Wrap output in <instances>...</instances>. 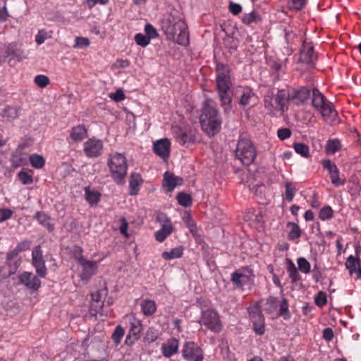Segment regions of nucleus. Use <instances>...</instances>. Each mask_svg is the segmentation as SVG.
<instances>
[{
  "label": "nucleus",
  "instance_id": "obj_1",
  "mask_svg": "<svg viewBox=\"0 0 361 361\" xmlns=\"http://www.w3.org/2000/svg\"><path fill=\"white\" fill-rule=\"evenodd\" d=\"M161 26L168 39L182 46L189 44V32L184 20L170 14L162 20Z\"/></svg>",
  "mask_w": 361,
  "mask_h": 361
},
{
  "label": "nucleus",
  "instance_id": "obj_2",
  "mask_svg": "<svg viewBox=\"0 0 361 361\" xmlns=\"http://www.w3.org/2000/svg\"><path fill=\"white\" fill-rule=\"evenodd\" d=\"M216 71L218 97L225 114H228L232 109L231 104L232 99L230 92L231 87L230 70L227 66L223 63H218Z\"/></svg>",
  "mask_w": 361,
  "mask_h": 361
},
{
  "label": "nucleus",
  "instance_id": "obj_3",
  "mask_svg": "<svg viewBox=\"0 0 361 361\" xmlns=\"http://www.w3.org/2000/svg\"><path fill=\"white\" fill-rule=\"evenodd\" d=\"M200 120L202 128L207 135L214 136L220 131L222 120L214 102L212 99L205 101Z\"/></svg>",
  "mask_w": 361,
  "mask_h": 361
},
{
  "label": "nucleus",
  "instance_id": "obj_4",
  "mask_svg": "<svg viewBox=\"0 0 361 361\" xmlns=\"http://www.w3.org/2000/svg\"><path fill=\"white\" fill-rule=\"evenodd\" d=\"M107 164L114 181L118 185L124 184L128 169L126 157L121 154L115 153L110 156Z\"/></svg>",
  "mask_w": 361,
  "mask_h": 361
},
{
  "label": "nucleus",
  "instance_id": "obj_5",
  "mask_svg": "<svg viewBox=\"0 0 361 361\" xmlns=\"http://www.w3.org/2000/svg\"><path fill=\"white\" fill-rule=\"evenodd\" d=\"M235 156L244 165L251 164L255 157L256 152L252 142L247 138H241L237 143Z\"/></svg>",
  "mask_w": 361,
  "mask_h": 361
},
{
  "label": "nucleus",
  "instance_id": "obj_6",
  "mask_svg": "<svg viewBox=\"0 0 361 361\" xmlns=\"http://www.w3.org/2000/svg\"><path fill=\"white\" fill-rule=\"evenodd\" d=\"M172 133L176 140L183 146L194 144L198 140V133L192 126H173Z\"/></svg>",
  "mask_w": 361,
  "mask_h": 361
},
{
  "label": "nucleus",
  "instance_id": "obj_7",
  "mask_svg": "<svg viewBox=\"0 0 361 361\" xmlns=\"http://www.w3.org/2000/svg\"><path fill=\"white\" fill-rule=\"evenodd\" d=\"M312 104L324 117H330L333 113L336 114L332 103L317 88L312 90Z\"/></svg>",
  "mask_w": 361,
  "mask_h": 361
},
{
  "label": "nucleus",
  "instance_id": "obj_8",
  "mask_svg": "<svg viewBox=\"0 0 361 361\" xmlns=\"http://www.w3.org/2000/svg\"><path fill=\"white\" fill-rule=\"evenodd\" d=\"M125 318L128 319L130 325V329L126 338L125 343L127 345L131 346L140 338L142 324L141 320L137 319L133 314H126Z\"/></svg>",
  "mask_w": 361,
  "mask_h": 361
},
{
  "label": "nucleus",
  "instance_id": "obj_9",
  "mask_svg": "<svg viewBox=\"0 0 361 361\" xmlns=\"http://www.w3.org/2000/svg\"><path fill=\"white\" fill-rule=\"evenodd\" d=\"M254 277L252 270L245 267L233 272L231 275V281L237 288L243 290L245 286L251 283Z\"/></svg>",
  "mask_w": 361,
  "mask_h": 361
},
{
  "label": "nucleus",
  "instance_id": "obj_10",
  "mask_svg": "<svg viewBox=\"0 0 361 361\" xmlns=\"http://www.w3.org/2000/svg\"><path fill=\"white\" fill-rule=\"evenodd\" d=\"M199 323L207 326L213 332H219L221 330V322L219 316L214 310L208 309L202 312Z\"/></svg>",
  "mask_w": 361,
  "mask_h": 361
},
{
  "label": "nucleus",
  "instance_id": "obj_11",
  "mask_svg": "<svg viewBox=\"0 0 361 361\" xmlns=\"http://www.w3.org/2000/svg\"><path fill=\"white\" fill-rule=\"evenodd\" d=\"M182 354L187 361H202L203 353L197 343L193 341H188L184 343Z\"/></svg>",
  "mask_w": 361,
  "mask_h": 361
},
{
  "label": "nucleus",
  "instance_id": "obj_12",
  "mask_svg": "<svg viewBox=\"0 0 361 361\" xmlns=\"http://www.w3.org/2000/svg\"><path fill=\"white\" fill-rule=\"evenodd\" d=\"M157 220L161 224V228L155 233V238L161 243L173 232V227L171 219L164 213L159 214Z\"/></svg>",
  "mask_w": 361,
  "mask_h": 361
},
{
  "label": "nucleus",
  "instance_id": "obj_13",
  "mask_svg": "<svg viewBox=\"0 0 361 361\" xmlns=\"http://www.w3.org/2000/svg\"><path fill=\"white\" fill-rule=\"evenodd\" d=\"M32 264L35 268L37 275L41 278H44L47 275V268L40 245L35 246L32 250Z\"/></svg>",
  "mask_w": 361,
  "mask_h": 361
},
{
  "label": "nucleus",
  "instance_id": "obj_14",
  "mask_svg": "<svg viewBox=\"0 0 361 361\" xmlns=\"http://www.w3.org/2000/svg\"><path fill=\"white\" fill-rule=\"evenodd\" d=\"M19 283L27 289L36 291L41 287V281L32 272L24 271L18 276Z\"/></svg>",
  "mask_w": 361,
  "mask_h": 361
},
{
  "label": "nucleus",
  "instance_id": "obj_15",
  "mask_svg": "<svg viewBox=\"0 0 361 361\" xmlns=\"http://www.w3.org/2000/svg\"><path fill=\"white\" fill-rule=\"evenodd\" d=\"M102 142L95 138H90L84 143V152L90 158L99 157L102 153Z\"/></svg>",
  "mask_w": 361,
  "mask_h": 361
},
{
  "label": "nucleus",
  "instance_id": "obj_16",
  "mask_svg": "<svg viewBox=\"0 0 361 361\" xmlns=\"http://www.w3.org/2000/svg\"><path fill=\"white\" fill-rule=\"evenodd\" d=\"M250 319L253 324V330L257 335H263L265 332L264 317L259 307L250 312Z\"/></svg>",
  "mask_w": 361,
  "mask_h": 361
},
{
  "label": "nucleus",
  "instance_id": "obj_17",
  "mask_svg": "<svg viewBox=\"0 0 361 361\" xmlns=\"http://www.w3.org/2000/svg\"><path fill=\"white\" fill-rule=\"evenodd\" d=\"M79 264L82 267L80 275L82 281H88L97 273L98 265L95 261L82 259Z\"/></svg>",
  "mask_w": 361,
  "mask_h": 361
},
{
  "label": "nucleus",
  "instance_id": "obj_18",
  "mask_svg": "<svg viewBox=\"0 0 361 361\" xmlns=\"http://www.w3.org/2000/svg\"><path fill=\"white\" fill-rule=\"evenodd\" d=\"M4 56L11 57L20 61L26 59V54L17 43L13 42L7 44L4 48Z\"/></svg>",
  "mask_w": 361,
  "mask_h": 361
},
{
  "label": "nucleus",
  "instance_id": "obj_19",
  "mask_svg": "<svg viewBox=\"0 0 361 361\" xmlns=\"http://www.w3.org/2000/svg\"><path fill=\"white\" fill-rule=\"evenodd\" d=\"M171 142L167 138L161 139L155 142L153 145V150L154 153L162 158L164 160L167 159L170 154Z\"/></svg>",
  "mask_w": 361,
  "mask_h": 361
},
{
  "label": "nucleus",
  "instance_id": "obj_20",
  "mask_svg": "<svg viewBox=\"0 0 361 361\" xmlns=\"http://www.w3.org/2000/svg\"><path fill=\"white\" fill-rule=\"evenodd\" d=\"M291 100L290 93L288 90L282 89L279 90L277 93L274 94L275 110L279 109L281 111H285L286 103Z\"/></svg>",
  "mask_w": 361,
  "mask_h": 361
},
{
  "label": "nucleus",
  "instance_id": "obj_21",
  "mask_svg": "<svg viewBox=\"0 0 361 361\" xmlns=\"http://www.w3.org/2000/svg\"><path fill=\"white\" fill-rule=\"evenodd\" d=\"M183 180V178L180 177L175 176L173 173L166 172L164 175L162 185L166 192H170L174 190L176 186L181 185Z\"/></svg>",
  "mask_w": 361,
  "mask_h": 361
},
{
  "label": "nucleus",
  "instance_id": "obj_22",
  "mask_svg": "<svg viewBox=\"0 0 361 361\" xmlns=\"http://www.w3.org/2000/svg\"><path fill=\"white\" fill-rule=\"evenodd\" d=\"M316 60V56L314 54V47L312 45H305L303 44L302 49L300 51L299 61L307 65H313Z\"/></svg>",
  "mask_w": 361,
  "mask_h": 361
},
{
  "label": "nucleus",
  "instance_id": "obj_23",
  "mask_svg": "<svg viewBox=\"0 0 361 361\" xmlns=\"http://www.w3.org/2000/svg\"><path fill=\"white\" fill-rule=\"evenodd\" d=\"M257 97L253 90L248 87H244L242 90L239 97L238 103L242 106L255 104L257 102Z\"/></svg>",
  "mask_w": 361,
  "mask_h": 361
},
{
  "label": "nucleus",
  "instance_id": "obj_24",
  "mask_svg": "<svg viewBox=\"0 0 361 361\" xmlns=\"http://www.w3.org/2000/svg\"><path fill=\"white\" fill-rule=\"evenodd\" d=\"M310 96V91L305 87H301L297 90H293L290 94L291 100L297 105L305 103Z\"/></svg>",
  "mask_w": 361,
  "mask_h": 361
},
{
  "label": "nucleus",
  "instance_id": "obj_25",
  "mask_svg": "<svg viewBox=\"0 0 361 361\" xmlns=\"http://www.w3.org/2000/svg\"><path fill=\"white\" fill-rule=\"evenodd\" d=\"M178 341L173 338L170 339L166 343L162 345L161 350L164 357L169 358L176 354L178 350Z\"/></svg>",
  "mask_w": 361,
  "mask_h": 361
},
{
  "label": "nucleus",
  "instance_id": "obj_26",
  "mask_svg": "<svg viewBox=\"0 0 361 361\" xmlns=\"http://www.w3.org/2000/svg\"><path fill=\"white\" fill-rule=\"evenodd\" d=\"M103 302H91L89 313L91 317H94L97 319L104 320V317L107 316L104 313Z\"/></svg>",
  "mask_w": 361,
  "mask_h": 361
},
{
  "label": "nucleus",
  "instance_id": "obj_27",
  "mask_svg": "<svg viewBox=\"0 0 361 361\" xmlns=\"http://www.w3.org/2000/svg\"><path fill=\"white\" fill-rule=\"evenodd\" d=\"M87 136V130L83 125H79L72 128L70 137L73 140L79 142Z\"/></svg>",
  "mask_w": 361,
  "mask_h": 361
},
{
  "label": "nucleus",
  "instance_id": "obj_28",
  "mask_svg": "<svg viewBox=\"0 0 361 361\" xmlns=\"http://www.w3.org/2000/svg\"><path fill=\"white\" fill-rule=\"evenodd\" d=\"M35 219L49 231H52L54 226L51 223V217L43 212H37L35 214Z\"/></svg>",
  "mask_w": 361,
  "mask_h": 361
},
{
  "label": "nucleus",
  "instance_id": "obj_29",
  "mask_svg": "<svg viewBox=\"0 0 361 361\" xmlns=\"http://www.w3.org/2000/svg\"><path fill=\"white\" fill-rule=\"evenodd\" d=\"M142 181L143 180L140 174L136 173H131L129 181L130 195H135L137 194L139 186L142 183Z\"/></svg>",
  "mask_w": 361,
  "mask_h": 361
},
{
  "label": "nucleus",
  "instance_id": "obj_30",
  "mask_svg": "<svg viewBox=\"0 0 361 361\" xmlns=\"http://www.w3.org/2000/svg\"><path fill=\"white\" fill-rule=\"evenodd\" d=\"M140 307L144 315L147 317L152 316L157 310L155 302L151 300H145L140 304Z\"/></svg>",
  "mask_w": 361,
  "mask_h": 361
},
{
  "label": "nucleus",
  "instance_id": "obj_31",
  "mask_svg": "<svg viewBox=\"0 0 361 361\" xmlns=\"http://www.w3.org/2000/svg\"><path fill=\"white\" fill-rule=\"evenodd\" d=\"M262 21V17L257 11H252L249 13H245L242 17V22L245 25H252L253 23H258Z\"/></svg>",
  "mask_w": 361,
  "mask_h": 361
},
{
  "label": "nucleus",
  "instance_id": "obj_32",
  "mask_svg": "<svg viewBox=\"0 0 361 361\" xmlns=\"http://www.w3.org/2000/svg\"><path fill=\"white\" fill-rule=\"evenodd\" d=\"M287 271L291 279V282L295 283L301 279V276L294 263L290 259H287Z\"/></svg>",
  "mask_w": 361,
  "mask_h": 361
},
{
  "label": "nucleus",
  "instance_id": "obj_33",
  "mask_svg": "<svg viewBox=\"0 0 361 361\" xmlns=\"http://www.w3.org/2000/svg\"><path fill=\"white\" fill-rule=\"evenodd\" d=\"M85 199L92 206L97 205L100 201L101 194L98 191L91 190L89 188L85 190Z\"/></svg>",
  "mask_w": 361,
  "mask_h": 361
},
{
  "label": "nucleus",
  "instance_id": "obj_34",
  "mask_svg": "<svg viewBox=\"0 0 361 361\" xmlns=\"http://www.w3.org/2000/svg\"><path fill=\"white\" fill-rule=\"evenodd\" d=\"M183 253V248L182 246H178L171 249L169 252L165 251L162 253V258L165 260H171L173 259L180 258Z\"/></svg>",
  "mask_w": 361,
  "mask_h": 361
},
{
  "label": "nucleus",
  "instance_id": "obj_35",
  "mask_svg": "<svg viewBox=\"0 0 361 361\" xmlns=\"http://www.w3.org/2000/svg\"><path fill=\"white\" fill-rule=\"evenodd\" d=\"M264 102L265 108L270 111H273L275 110V104L274 103V92L273 90L269 89L264 97Z\"/></svg>",
  "mask_w": 361,
  "mask_h": 361
},
{
  "label": "nucleus",
  "instance_id": "obj_36",
  "mask_svg": "<svg viewBox=\"0 0 361 361\" xmlns=\"http://www.w3.org/2000/svg\"><path fill=\"white\" fill-rule=\"evenodd\" d=\"M361 264V260L358 257L350 255L345 262V267L350 274H353L357 268Z\"/></svg>",
  "mask_w": 361,
  "mask_h": 361
},
{
  "label": "nucleus",
  "instance_id": "obj_37",
  "mask_svg": "<svg viewBox=\"0 0 361 361\" xmlns=\"http://www.w3.org/2000/svg\"><path fill=\"white\" fill-rule=\"evenodd\" d=\"M287 227L290 228V230L288 233L289 240H294L295 239L299 238L301 236V229L296 223L288 222Z\"/></svg>",
  "mask_w": 361,
  "mask_h": 361
},
{
  "label": "nucleus",
  "instance_id": "obj_38",
  "mask_svg": "<svg viewBox=\"0 0 361 361\" xmlns=\"http://www.w3.org/2000/svg\"><path fill=\"white\" fill-rule=\"evenodd\" d=\"M19 108L16 106H6L1 113L4 118H6L8 120H14L18 116Z\"/></svg>",
  "mask_w": 361,
  "mask_h": 361
},
{
  "label": "nucleus",
  "instance_id": "obj_39",
  "mask_svg": "<svg viewBox=\"0 0 361 361\" xmlns=\"http://www.w3.org/2000/svg\"><path fill=\"white\" fill-rule=\"evenodd\" d=\"M341 142L338 139L329 140L326 145V151L329 154H335L341 149Z\"/></svg>",
  "mask_w": 361,
  "mask_h": 361
},
{
  "label": "nucleus",
  "instance_id": "obj_40",
  "mask_svg": "<svg viewBox=\"0 0 361 361\" xmlns=\"http://www.w3.org/2000/svg\"><path fill=\"white\" fill-rule=\"evenodd\" d=\"M30 161L35 169H42L45 164V160L42 155L33 154L30 156Z\"/></svg>",
  "mask_w": 361,
  "mask_h": 361
},
{
  "label": "nucleus",
  "instance_id": "obj_41",
  "mask_svg": "<svg viewBox=\"0 0 361 361\" xmlns=\"http://www.w3.org/2000/svg\"><path fill=\"white\" fill-rule=\"evenodd\" d=\"M293 148L295 152L303 157L307 158L310 157L309 147L302 142H296L293 145Z\"/></svg>",
  "mask_w": 361,
  "mask_h": 361
},
{
  "label": "nucleus",
  "instance_id": "obj_42",
  "mask_svg": "<svg viewBox=\"0 0 361 361\" xmlns=\"http://www.w3.org/2000/svg\"><path fill=\"white\" fill-rule=\"evenodd\" d=\"M124 334H125L124 329L121 325H118L115 328V329L111 335V339H112L113 342L114 343L115 346L118 345V344L121 343V338L123 337Z\"/></svg>",
  "mask_w": 361,
  "mask_h": 361
},
{
  "label": "nucleus",
  "instance_id": "obj_43",
  "mask_svg": "<svg viewBox=\"0 0 361 361\" xmlns=\"http://www.w3.org/2000/svg\"><path fill=\"white\" fill-rule=\"evenodd\" d=\"M176 198L178 204L184 207H188L192 204L191 196L185 192H179Z\"/></svg>",
  "mask_w": 361,
  "mask_h": 361
},
{
  "label": "nucleus",
  "instance_id": "obj_44",
  "mask_svg": "<svg viewBox=\"0 0 361 361\" xmlns=\"http://www.w3.org/2000/svg\"><path fill=\"white\" fill-rule=\"evenodd\" d=\"M159 336V331L154 327H149L147 330L144 340L148 343H152L157 341Z\"/></svg>",
  "mask_w": 361,
  "mask_h": 361
},
{
  "label": "nucleus",
  "instance_id": "obj_45",
  "mask_svg": "<svg viewBox=\"0 0 361 361\" xmlns=\"http://www.w3.org/2000/svg\"><path fill=\"white\" fill-rule=\"evenodd\" d=\"M279 315L287 319L290 317V312L288 310V304L286 298H283L280 303V308L279 310Z\"/></svg>",
  "mask_w": 361,
  "mask_h": 361
},
{
  "label": "nucleus",
  "instance_id": "obj_46",
  "mask_svg": "<svg viewBox=\"0 0 361 361\" xmlns=\"http://www.w3.org/2000/svg\"><path fill=\"white\" fill-rule=\"evenodd\" d=\"M298 269L305 274H309L310 272V262L304 257H299L297 259Z\"/></svg>",
  "mask_w": 361,
  "mask_h": 361
},
{
  "label": "nucleus",
  "instance_id": "obj_47",
  "mask_svg": "<svg viewBox=\"0 0 361 361\" xmlns=\"http://www.w3.org/2000/svg\"><path fill=\"white\" fill-rule=\"evenodd\" d=\"M286 199L288 202H290L293 201L295 194L296 192V188L290 182H286Z\"/></svg>",
  "mask_w": 361,
  "mask_h": 361
},
{
  "label": "nucleus",
  "instance_id": "obj_48",
  "mask_svg": "<svg viewBox=\"0 0 361 361\" xmlns=\"http://www.w3.org/2000/svg\"><path fill=\"white\" fill-rule=\"evenodd\" d=\"M290 9L300 11L306 5L307 0H287Z\"/></svg>",
  "mask_w": 361,
  "mask_h": 361
},
{
  "label": "nucleus",
  "instance_id": "obj_49",
  "mask_svg": "<svg viewBox=\"0 0 361 361\" xmlns=\"http://www.w3.org/2000/svg\"><path fill=\"white\" fill-rule=\"evenodd\" d=\"M333 212L330 206H325L319 211V217L322 221L329 220L332 218Z\"/></svg>",
  "mask_w": 361,
  "mask_h": 361
},
{
  "label": "nucleus",
  "instance_id": "obj_50",
  "mask_svg": "<svg viewBox=\"0 0 361 361\" xmlns=\"http://www.w3.org/2000/svg\"><path fill=\"white\" fill-rule=\"evenodd\" d=\"M329 176H330V179H331V183L335 187L342 186L345 183V178H341L339 176V170L338 169L336 172H334V173H331V175H329Z\"/></svg>",
  "mask_w": 361,
  "mask_h": 361
},
{
  "label": "nucleus",
  "instance_id": "obj_51",
  "mask_svg": "<svg viewBox=\"0 0 361 361\" xmlns=\"http://www.w3.org/2000/svg\"><path fill=\"white\" fill-rule=\"evenodd\" d=\"M134 39L136 44L142 47H147L150 42L149 37H147L146 35H144L142 33L136 34L134 37Z\"/></svg>",
  "mask_w": 361,
  "mask_h": 361
},
{
  "label": "nucleus",
  "instance_id": "obj_52",
  "mask_svg": "<svg viewBox=\"0 0 361 361\" xmlns=\"http://www.w3.org/2000/svg\"><path fill=\"white\" fill-rule=\"evenodd\" d=\"M18 178L23 185H30L33 183L32 175L24 171H21L18 173Z\"/></svg>",
  "mask_w": 361,
  "mask_h": 361
},
{
  "label": "nucleus",
  "instance_id": "obj_53",
  "mask_svg": "<svg viewBox=\"0 0 361 361\" xmlns=\"http://www.w3.org/2000/svg\"><path fill=\"white\" fill-rule=\"evenodd\" d=\"M90 42L88 38L84 37H76L75 39V44L73 48L81 49L87 47Z\"/></svg>",
  "mask_w": 361,
  "mask_h": 361
},
{
  "label": "nucleus",
  "instance_id": "obj_54",
  "mask_svg": "<svg viewBox=\"0 0 361 361\" xmlns=\"http://www.w3.org/2000/svg\"><path fill=\"white\" fill-rule=\"evenodd\" d=\"M322 164L323 168L328 171L329 175L336 172L338 169L336 165L330 159L322 160Z\"/></svg>",
  "mask_w": 361,
  "mask_h": 361
},
{
  "label": "nucleus",
  "instance_id": "obj_55",
  "mask_svg": "<svg viewBox=\"0 0 361 361\" xmlns=\"http://www.w3.org/2000/svg\"><path fill=\"white\" fill-rule=\"evenodd\" d=\"M49 82V78L44 75H38L35 78V84L41 88L47 87Z\"/></svg>",
  "mask_w": 361,
  "mask_h": 361
},
{
  "label": "nucleus",
  "instance_id": "obj_56",
  "mask_svg": "<svg viewBox=\"0 0 361 361\" xmlns=\"http://www.w3.org/2000/svg\"><path fill=\"white\" fill-rule=\"evenodd\" d=\"M8 12L6 8V0H0V20L6 21L8 18Z\"/></svg>",
  "mask_w": 361,
  "mask_h": 361
},
{
  "label": "nucleus",
  "instance_id": "obj_57",
  "mask_svg": "<svg viewBox=\"0 0 361 361\" xmlns=\"http://www.w3.org/2000/svg\"><path fill=\"white\" fill-rule=\"evenodd\" d=\"M145 32L146 33V36L149 37L150 39L156 38L158 36L156 29L150 23H147L145 25Z\"/></svg>",
  "mask_w": 361,
  "mask_h": 361
},
{
  "label": "nucleus",
  "instance_id": "obj_58",
  "mask_svg": "<svg viewBox=\"0 0 361 361\" xmlns=\"http://www.w3.org/2000/svg\"><path fill=\"white\" fill-rule=\"evenodd\" d=\"M315 304L317 306L322 307L326 304V295L323 291H319L314 298Z\"/></svg>",
  "mask_w": 361,
  "mask_h": 361
},
{
  "label": "nucleus",
  "instance_id": "obj_59",
  "mask_svg": "<svg viewBox=\"0 0 361 361\" xmlns=\"http://www.w3.org/2000/svg\"><path fill=\"white\" fill-rule=\"evenodd\" d=\"M184 221L189 228L190 233L193 236H195L197 235L196 226L194 221L191 219V216L188 214L187 216L184 217Z\"/></svg>",
  "mask_w": 361,
  "mask_h": 361
},
{
  "label": "nucleus",
  "instance_id": "obj_60",
  "mask_svg": "<svg viewBox=\"0 0 361 361\" xmlns=\"http://www.w3.org/2000/svg\"><path fill=\"white\" fill-rule=\"evenodd\" d=\"M32 244V241L28 239H24L22 241H20L17 245L16 248L17 250L21 252L25 250H27L30 249Z\"/></svg>",
  "mask_w": 361,
  "mask_h": 361
},
{
  "label": "nucleus",
  "instance_id": "obj_61",
  "mask_svg": "<svg viewBox=\"0 0 361 361\" xmlns=\"http://www.w3.org/2000/svg\"><path fill=\"white\" fill-rule=\"evenodd\" d=\"M228 9L233 15L237 16L242 12L243 8L240 4L231 1L229 3Z\"/></svg>",
  "mask_w": 361,
  "mask_h": 361
},
{
  "label": "nucleus",
  "instance_id": "obj_62",
  "mask_svg": "<svg viewBox=\"0 0 361 361\" xmlns=\"http://www.w3.org/2000/svg\"><path fill=\"white\" fill-rule=\"evenodd\" d=\"M13 211L8 208L0 209V223L11 217Z\"/></svg>",
  "mask_w": 361,
  "mask_h": 361
},
{
  "label": "nucleus",
  "instance_id": "obj_63",
  "mask_svg": "<svg viewBox=\"0 0 361 361\" xmlns=\"http://www.w3.org/2000/svg\"><path fill=\"white\" fill-rule=\"evenodd\" d=\"M277 135L280 140H284L290 137L291 132L290 129L286 128H279L277 131Z\"/></svg>",
  "mask_w": 361,
  "mask_h": 361
},
{
  "label": "nucleus",
  "instance_id": "obj_64",
  "mask_svg": "<svg viewBox=\"0 0 361 361\" xmlns=\"http://www.w3.org/2000/svg\"><path fill=\"white\" fill-rule=\"evenodd\" d=\"M83 250L79 246H75L73 251V257L77 260L78 264L82 262V259H85L82 255Z\"/></svg>",
  "mask_w": 361,
  "mask_h": 361
}]
</instances>
